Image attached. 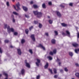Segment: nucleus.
Instances as JSON below:
<instances>
[{"mask_svg":"<svg viewBox=\"0 0 79 79\" xmlns=\"http://www.w3.org/2000/svg\"><path fill=\"white\" fill-rule=\"evenodd\" d=\"M6 27H7V31L8 33H10L11 31L12 32H14V31L13 28H10V26H9L8 25H7V24H5L4 25V29H6Z\"/></svg>","mask_w":79,"mask_h":79,"instance_id":"nucleus-1","label":"nucleus"},{"mask_svg":"<svg viewBox=\"0 0 79 79\" xmlns=\"http://www.w3.org/2000/svg\"><path fill=\"white\" fill-rule=\"evenodd\" d=\"M33 13L35 15H37L38 18H40L42 15V13L41 12H38L37 11H34Z\"/></svg>","mask_w":79,"mask_h":79,"instance_id":"nucleus-2","label":"nucleus"},{"mask_svg":"<svg viewBox=\"0 0 79 79\" xmlns=\"http://www.w3.org/2000/svg\"><path fill=\"white\" fill-rule=\"evenodd\" d=\"M66 34H65L64 32H63L62 33V34L63 36H66V35H67L68 36V37H70V33L69 32V31H66Z\"/></svg>","mask_w":79,"mask_h":79,"instance_id":"nucleus-3","label":"nucleus"},{"mask_svg":"<svg viewBox=\"0 0 79 79\" xmlns=\"http://www.w3.org/2000/svg\"><path fill=\"white\" fill-rule=\"evenodd\" d=\"M36 60L37 62L35 63V64L38 67H39V63H40V60L39 59H36Z\"/></svg>","mask_w":79,"mask_h":79,"instance_id":"nucleus-4","label":"nucleus"},{"mask_svg":"<svg viewBox=\"0 0 79 79\" xmlns=\"http://www.w3.org/2000/svg\"><path fill=\"white\" fill-rule=\"evenodd\" d=\"M38 47H40V48H42L43 50H45V48L41 44H39L38 46H37Z\"/></svg>","mask_w":79,"mask_h":79,"instance_id":"nucleus-5","label":"nucleus"},{"mask_svg":"<svg viewBox=\"0 0 79 79\" xmlns=\"http://www.w3.org/2000/svg\"><path fill=\"white\" fill-rule=\"evenodd\" d=\"M16 6L17 7L18 10H21V9L20 8H19V6H20V4H19V3L18 2L17 4H16Z\"/></svg>","mask_w":79,"mask_h":79,"instance_id":"nucleus-6","label":"nucleus"},{"mask_svg":"<svg viewBox=\"0 0 79 79\" xmlns=\"http://www.w3.org/2000/svg\"><path fill=\"white\" fill-rule=\"evenodd\" d=\"M31 37L33 41L34 42L35 40V37H34V35H31Z\"/></svg>","mask_w":79,"mask_h":79,"instance_id":"nucleus-7","label":"nucleus"},{"mask_svg":"<svg viewBox=\"0 0 79 79\" xmlns=\"http://www.w3.org/2000/svg\"><path fill=\"white\" fill-rule=\"evenodd\" d=\"M21 73H22V74L23 75H24V73L25 72V70L24 69H23L21 70Z\"/></svg>","mask_w":79,"mask_h":79,"instance_id":"nucleus-8","label":"nucleus"},{"mask_svg":"<svg viewBox=\"0 0 79 79\" xmlns=\"http://www.w3.org/2000/svg\"><path fill=\"white\" fill-rule=\"evenodd\" d=\"M3 74L5 75V76H6V77L5 78V79H8V74L7 73H5V72H3Z\"/></svg>","mask_w":79,"mask_h":79,"instance_id":"nucleus-9","label":"nucleus"},{"mask_svg":"<svg viewBox=\"0 0 79 79\" xmlns=\"http://www.w3.org/2000/svg\"><path fill=\"white\" fill-rule=\"evenodd\" d=\"M18 54L19 55H21V53H22V52H21V51L20 50H18Z\"/></svg>","mask_w":79,"mask_h":79,"instance_id":"nucleus-10","label":"nucleus"},{"mask_svg":"<svg viewBox=\"0 0 79 79\" xmlns=\"http://www.w3.org/2000/svg\"><path fill=\"white\" fill-rule=\"evenodd\" d=\"M48 63L47 62L46 64L44 66V68L45 69H47L48 68Z\"/></svg>","mask_w":79,"mask_h":79,"instance_id":"nucleus-11","label":"nucleus"},{"mask_svg":"<svg viewBox=\"0 0 79 79\" xmlns=\"http://www.w3.org/2000/svg\"><path fill=\"white\" fill-rule=\"evenodd\" d=\"M73 47H78V44H77L76 43H75L74 44H73Z\"/></svg>","mask_w":79,"mask_h":79,"instance_id":"nucleus-12","label":"nucleus"},{"mask_svg":"<svg viewBox=\"0 0 79 79\" xmlns=\"http://www.w3.org/2000/svg\"><path fill=\"white\" fill-rule=\"evenodd\" d=\"M23 9L25 11H27V7L25 6H23Z\"/></svg>","mask_w":79,"mask_h":79,"instance_id":"nucleus-13","label":"nucleus"},{"mask_svg":"<svg viewBox=\"0 0 79 79\" xmlns=\"http://www.w3.org/2000/svg\"><path fill=\"white\" fill-rule=\"evenodd\" d=\"M69 56L71 57L73 56V53L71 52H69Z\"/></svg>","mask_w":79,"mask_h":79,"instance_id":"nucleus-14","label":"nucleus"},{"mask_svg":"<svg viewBox=\"0 0 79 79\" xmlns=\"http://www.w3.org/2000/svg\"><path fill=\"white\" fill-rule=\"evenodd\" d=\"M48 58L49 59V60H52L53 58L50 56H48Z\"/></svg>","mask_w":79,"mask_h":79,"instance_id":"nucleus-15","label":"nucleus"},{"mask_svg":"<svg viewBox=\"0 0 79 79\" xmlns=\"http://www.w3.org/2000/svg\"><path fill=\"white\" fill-rule=\"evenodd\" d=\"M75 76L79 79V73H75Z\"/></svg>","mask_w":79,"mask_h":79,"instance_id":"nucleus-16","label":"nucleus"},{"mask_svg":"<svg viewBox=\"0 0 79 79\" xmlns=\"http://www.w3.org/2000/svg\"><path fill=\"white\" fill-rule=\"evenodd\" d=\"M57 16H59V17H61V14H60V12L58 11L57 12Z\"/></svg>","mask_w":79,"mask_h":79,"instance_id":"nucleus-17","label":"nucleus"},{"mask_svg":"<svg viewBox=\"0 0 79 79\" xmlns=\"http://www.w3.org/2000/svg\"><path fill=\"white\" fill-rule=\"evenodd\" d=\"M53 71L55 74H56V73H57V72H56L57 70H56V69H53Z\"/></svg>","mask_w":79,"mask_h":79,"instance_id":"nucleus-18","label":"nucleus"},{"mask_svg":"<svg viewBox=\"0 0 79 79\" xmlns=\"http://www.w3.org/2000/svg\"><path fill=\"white\" fill-rule=\"evenodd\" d=\"M61 25L64 27H66V26H67V25L64 23H62Z\"/></svg>","mask_w":79,"mask_h":79,"instance_id":"nucleus-19","label":"nucleus"},{"mask_svg":"<svg viewBox=\"0 0 79 79\" xmlns=\"http://www.w3.org/2000/svg\"><path fill=\"white\" fill-rule=\"evenodd\" d=\"M26 64L27 67V68H30V64H29L28 63H27Z\"/></svg>","mask_w":79,"mask_h":79,"instance_id":"nucleus-20","label":"nucleus"},{"mask_svg":"<svg viewBox=\"0 0 79 79\" xmlns=\"http://www.w3.org/2000/svg\"><path fill=\"white\" fill-rule=\"evenodd\" d=\"M57 52V51H56V50H53V54H56V53Z\"/></svg>","mask_w":79,"mask_h":79,"instance_id":"nucleus-21","label":"nucleus"},{"mask_svg":"<svg viewBox=\"0 0 79 79\" xmlns=\"http://www.w3.org/2000/svg\"><path fill=\"white\" fill-rule=\"evenodd\" d=\"M25 42V40L24 39H22L21 40V43L22 44H24Z\"/></svg>","mask_w":79,"mask_h":79,"instance_id":"nucleus-22","label":"nucleus"},{"mask_svg":"<svg viewBox=\"0 0 79 79\" xmlns=\"http://www.w3.org/2000/svg\"><path fill=\"white\" fill-rule=\"evenodd\" d=\"M52 44H55V40L54 39H52Z\"/></svg>","mask_w":79,"mask_h":79,"instance_id":"nucleus-23","label":"nucleus"},{"mask_svg":"<svg viewBox=\"0 0 79 79\" xmlns=\"http://www.w3.org/2000/svg\"><path fill=\"white\" fill-rule=\"evenodd\" d=\"M53 52L52 51L50 52H49V55H52V56H53Z\"/></svg>","mask_w":79,"mask_h":79,"instance_id":"nucleus-24","label":"nucleus"},{"mask_svg":"<svg viewBox=\"0 0 79 79\" xmlns=\"http://www.w3.org/2000/svg\"><path fill=\"white\" fill-rule=\"evenodd\" d=\"M13 14L15 15H19L18 13H16V12H13Z\"/></svg>","mask_w":79,"mask_h":79,"instance_id":"nucleus-25","label":"nucleus"},{"mask_svg":"<svg viewBox=\"0 0 79 79\" xmlns=\"http://www.w3.org/2000/svg\"><path fill=\"white\" fill-rule=\"evenodd\" d=\"M64 3L61 4L60 5L61 7H62V8H64Z\"/></svg>","mask_w":79,"mask_h":79,"instance_id":"nucleus-26","label":"nucleus"},{"mask_svg":"<svg viewBox=\"0 0 79 79\" xmlns=\"http://www.w3.org/2000/svg\"><path fill=\"white\" fill-rule=\"evenodd\" d=\"M33 7L35 8H38V6H37V5H33Z\"/></svg>","mask_w":79,"mask_h":79,"instance_id":"nucleus-27","label":"nucleus"},{"mask_svg":"<svg viewBox=\"0 0 79 79\" xmlns=\"http://www.w3.org/2000/svg\"><path fill=\"white\" fill-rule=\"evenodd\" d=\"M25 32L26 34H28V32H29V30H28V29H26L25 30Z\"/></svg>","mask_w":79,"mask_h":79,"instance_id":"nucleus-28","label":"nucleus"},{"mask_svg":"<svg viewBox=\"0 0 79 79\" xmlns=\"http://www.w3.org/2000/svg\"><path fill=\"white\" fill-rule=\"evenodd\" d=\"M48 70L50 72L51 74H53V72H52V69H48Z\"/></svg>","mask_w":79,"mask_h":79,"instance_id":"nucleus-29","label":"nucleus"},{"mask_svg":"<svg viewBox=\"0 0 79 79\" xmlns=\"http://www.w3.org/2000/svg\"><path fill=\"white\" fill-rule=\"evenodd\" d=\"M29 52L31 53V54H32L33 53V52H32V50H29Z\"/></svg>","mask_w":79,"mask_h":79,"instance_id":"nucleus-30","label":"nucleus"},{"mask_svg":"<svg viewBox=\"0 0 79 79\" xmlns=\"http://www.w3.org/2000/svg\"><path fill=\"white\" fill-rule=\"evenodd\" d=\"M64 69V71L66 72H68V69H67V68H65Z\"/></svg>","mask_w":79,"mask_h":79,"instance_id":"nucleus-31","label":"nucleus"},{"mask_svg":"<svg viewBox=\"0 0 79 79\" xmlns=\"http://www.w3.org/2000/svg\"><path fill=\"white\" fill-rule=\"evenodd\" d=\"M42 7L43 8H45V4L44 3L43 4Z\"/></svg>","mask_w":79,"mask_h":79,"instance_id":"nucleus-32","label":"nucleus"},{"mask_svg":"<svg viewBox=\"0 0 79 79\" xmlns=\"http://www.w3.org/2000/svg\"><path fill=\"white\" fill-rule=\"evenodd\" d=\"M49 23L50 24H52V23H53V21L52 20H49Z\"/></svg>","mask_w":79,"mask_h":79,"instance_id":"nucleus-33","label":"nucleus"},{"mask_svg":"<svg viewBox=\"0 0 79 79\" xmlns=\"http://www.w3.org/2000/svg\"><path fill=\"white\" fill-rule=\"evenodd\" d=\"M42 27V24L40 23H39V27H40V28H41V27Z\"/></svg>","mask_w":79,"mask_h":79,"instance_id":"nucleus-34","label":"nucleus"},{"mask_svg":"<svg viewBox=\"0 0 79 79\" xmlns=\"http://www.w3.org/2000/svg\"><path fill=\"white\" fill-rule=\"evenodd\" d=\"M58 76L57 75H55L54 77V78H57V77H58Z\"/></svg>","mask_w":79,"mask_h":79,"instance_id":"nucleus-35","label":"nucleus"},{"mask_svg":"<svg viewBox=\"0 0 79 79\" xmlns=\"http://www.w3.org/2000/svg\"><path fill=\"white\" fill-rule=\"evenodd\" d=\"M75 52L76 53L78 54V50H75Z\"/></svg>","mask_w":79,"mask_h":79,"instance_id":"nucleus-36","label":"nucleus"},{"mask_svg":"<svg viewBox=\"0 0 79 79\" xmlns=\"http://www.w3.org/2000/svg\"><path fill=\"white\" fill-rule=\"evenodd\" d=\"M54 32L55 34V35H58V31H55Z\"/></svg>","mask_w":79,"mask_h":79,"instance_id":"nucleus-37","label":"nucleus"},{"mask_svg":"<svg viewBox=\"0 0 79 79\" xmlns=\"http://www.w3.org/2000/svg\"><path fill=\"white\" fill-rule=\"evenodd\" d=\"M6 4L7 6H9V2H7L6 3Z\"/></svg>","mask_w":79,"mask_h":79,"instance_id":"nucleus-38","label":"nucleus"},{"mask_svg":"<svg viewBox=\"0 0 79 79\" xmlns=\"http://www.w3.org/2000/svg\"><path fill=\"white\" fill-rule=\"evenodd\" d=\"M25 17H26V18H29V16L28 15H25Z\"/></svg>","mask_w":79,"mask_h":79,"instance_id":"nucleus-39","label":"nucleus"},{"mask_svg":"<svg viewBox=\"0 0 79 79\" xmlns=\"http://www.w3.org/2000/svg\"><path fill=\"white\" fill-rule=\"evenodd\" d=\"M33 28V26H31L29 28L30 31H31V30Z\"/></svg>","mask_w":79,"mask_h":79,"instance_id":"nucleus-40","label":"nucleus"},{"mask_svg":"<svg viewBox=\"0 0 79 79\" xmlns=\"http://www.w3.org/2000/svg\"><path fill=\"white\" fill-rule=\"evenodd\" d=\"M75 65L77 67H79V64H78V63H76L75 64Z\"/></svg>","mask_w":79,"mask_h":79,"instance_id":"nucleus-41","label":"nucleus"},{"mask_svg":"<svg viewBox=\"0 0 79 79\" xmlns=\"http://www.w3.org/2000/svg\"><path fill=\"white\" fill-rule=\"evenodd\" d=\"M14 35H18V33L17 32H15L14 33Z\"/></svg>","mask_w":79,"mask_h":79,"instance_id":"nucleus-42","label":"nucleus"},{"mask_svg":"<svg viewBox=\"0 0 79 79\" xmlns=\"http://www.w3.org/2000/svg\"><path fill=\"white\" fill-rule=\"evenodd\" d=\"M60 72L61 73H63V70L62 69L60 70Z\"/></svg>","mask_w":79,"mask_h":79,"instance_id":"nucleus-43","label":"nucleus"},{"mask_svg":"<svg viewBox=\"0 0 79 79\" xmlns=\"http://www.w3.org/2000/svg\"><path fill=\"white\" fill-rule=\"evenodd\" d=\"M9 42V41L8 40H5V43H8V42Z\"/></svg>","mask_w":79,"mask_h":79,"instance_id":"nucleus-44","label":"nucleus"},{"mask_svg":"<svg viewBox=\"0 0 79 79\" xmlns=\"http://www.w3.org/2000/svg\"><path fill=\"white\" fill-rule=\"evenodd\" d=\"M34 23L36 24H37V23H38V22L37 21H34Z\"/></svg>","mask_w":79,"mask_h":79,"instance_id":"nucleus-45","label":"nucleus"},{"mask_svg":"<svg viewBox=\"0 0 79 79\" xmlns=\"http://www.w3.org/2000/svg\"><path fill=\"white\" fill-rule=\"evenodd\" d=\"M77 37L78 38H78H79V33L78 32L77 33Z\"/></svg>","mask_w":79,"mask_h":79,"instance_id":"nucleus-46","label":"nucleus"},{"mask_svg":"<svg viewBox=\"0 0 79 79\" xmlns=\"http://www.w3.org/2000/svg\"><path fill=\"white\" fill-rule=\"evenodd\" d=\"M45 35H46V36H48V33H46Z\"/></svg>","mask_w":79,"mask_h":79,"instance_id":"nucleus-47","label":"nucleus"},{"mask_svg":"<svg viewBox=\"0 0 79 79\" xmlns=\"http://www.w3.org/2000/svg\"><path fill=\"white\" fill-rule=\"evenodd\" d=\"M40 77V76L38 75V76H37L36 79H39Z\"/></svg>","mask_w":79,"mask_h":79,"instance_id":"nucleus-48","label":"nucleus"},{"mask_svg":"<svg viewBox=\"0 0 79 79\" xmlns=\"http://www.w3.org/2000/svg\"><path fill=\"white\" fill-rule=\"evenodd\" d=\"M13 6H14V8H15V10H16V11H18V10H17L16 9V6H15L14 5Z\"/></svg>","mask_w":79,"mask_h":79,"instance_id":"nucleus-49","label":"nucleus"},{"mask_svg":"<svg viewBox=\"0 0 79 79\" xmlns=\"http://www.w3.org/2000/svg\"><path fill=\"white\" fill-rule=\"evenodd\" d=\"M48 4L49 5H52V2H49Z\"/></svg>","mask_w":79,"mask_h":79,"instance_id":"nucleus-50","label":"nucleus"},{"mask_svg":"<svg viewBox=\"0 0 79 79\" xmlns=\"http://www.w3.org/2000/svg\"><path fill=\"white\" fill-rule=\"evenodd\" d=\"M3 52V51L2 50H0V53H2Z\"/></svg>","mask_w":79,"mask_h":79,"instance_id":"nucleus-51","label":"nucleus"},{"mask_svg":"<svg viewBox=\"0 0 79 79\" xmlns=\"http://www.w3.org/2000/svg\"><path fill=\"white\" fill-rule=\"evenodd\" d=\"M69 5L70 6H73V3H70Z\"/></svg>","mask_w":79,"mask_h":79,"instance_id":"nucleus-52","label":"nucleus"},{"mask_svg":"<svg viewBox=\"0 0 79 79\" xmlns=\"http://www.w3.org/2000/svg\"><path fill=\"white\" fill-rule=\"evenodd\" d=\"M25 64H27V63H28L27 62V60H25Z\"/></svg>","mask_w":79,"mask_h":79,"instance_id":"nucleus-53","label":"nucleus"},{"mask_svg":"<svg viewBox=\"0 0 79 79\" xmlns=\"http://www.w3.org/2000/svg\"><path fill=\"white\" fill-rule=\"evenodd\" d=\"M13 23H15V20L14 19H13Z\"/></svg>","mask_w":79,"mask_h":79,"instance_id":"nucleus-54","label":"nucleus"},{"mask_svg":"<svg viewBox=\"0 0 79 79\" xmlns=\"http://www.w3.org/2000/svg\"><path fill=\"white\" fill-rule=\"evenodd\" d=\"M57 61H60V59H59L57 58Z\"/></svg>","mask_w":79,"mask_h":79,"instance_id":"nucleus-55","label":"nucleus"},{"mask_svg":"<svg viewBox=\"0 0 79 79\" xmlns=\"http://www.w3.org/2000/svg\"><path fill=\"white\" fill-rule=\"evenodd\" d=\"M10 48H13V46L12 45H11L10 46Z\"/></svg>","mask_w":79,"mask_h":79,"instance_id":"nucleus-56","label":"nucleus"},{"mask_svg":"<svg viewBox=\"0 0 79 79\" xmlns=\"http://www.w3.org/2000/svg\"><path fill=\"white\" fill-rule=\"evenodd\" d=\"M33 3V1H31V2H30V4H32Z\"/></svg>","mask_w":79,"mask_h":79,"instance_id":"nucleus-57","label":"nucleus"},{"mask_svg":"<svg viewBox=\"0 0 79 79\" xmlns=\"http://www.w3.org/2000/svg\"><path fill=\"white\" fill-rule=\"evenodd\" d=\"M59 66L60 65V64H61V63L60 62H59Z\"/></svg>","mask_w":79,"mask_h":79,"instance_id":"nucleus-58","label":"nucleus"},{"mask_svg":"<svg viewBox=\"0 0 79 79\" xmlns=\"http://www.w3.org/2000/svg\"><path fill=\"white\" fill-rule=\"evenodd\" d=\"M2 74H0V77H2Z\"/></svg>","mask_w":79,"mask_h":79,"instance_id":"nucleus-59","label":"nucleus"},{"mask_svg":"<svg viewBox=\"0 0 79 79\" xmlns=\"http://www.w3.org/2000/svg\"><path fill=\"white\" fill-rule=\"evenodd\" d=\"M12 18H13V17H14V16L13 15H12Z\"/></svg>","mask_w":79,"mask_h":79,"instance_id":"nucleus-60","label":"nucleus"},{"mask_svg":"<svg viewBox=\"0 0 79 79\" xmlns=\"http://www.w3.org/2000/svg\"><path fill=\"white\" fill-rule=\"evenodd\" d=\"M48 18H50V16H48Z\"/></svg>","mask_w":79,"mask_h":79,"instance_id":"nucleus-61","label":"nucleus"},{"mask_svg":"<svg viewBox=\"0 0 79 79\" xmlns=\"http://www.w3.org/2000/svg\"><path fill=\"white\" fill-rule=\"evenodd\" d=\"M13 2H14L15 0H12Z\"/></svg>","mask_w":79,"mask_h":79,"instance_id":"nucleus-62","label":"nucleus"},{"mask_svg":"<svg viewBox=\"0 0 79 79\" xmlns=\"http://www.w3.org/2000/svg\"><path fill=\"white\" fill-rule=\"evenodd\" d=\"M1 49H2V48L1 47H0V50H1Z\"/></svg>","mask_w":79,"mask_h":79,"instance_id":"nucleus-63","label":"nucleus"},{"mask_svg":"<svg viewBox=\"0 0 79 79\" xmlns=\"http://www.w3.org/2000/svg\"><path fill=\"white\" fill-rule=\"evenodd\" d=\"M72 79H74V78H72Z\"/></svg>","mask_w":79,"mask_h":79,"instance_id":"nucleus-64","label":"nucleus"}]
</instances>
